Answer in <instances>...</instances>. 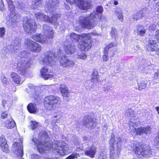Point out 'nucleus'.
Listing matches in <instances>:
<instances>
[{"mask_svg":"<svg viewBox=\"0 0 159 159\" xmlns=\"http://www.w3.org/2000/svg\"><path fill=\"white\" fill-rule=\"evenodd\" d=\"M156 25L155 24H152L149 26V29L151 30H154L156 29Z\"/></svg>","mask_w":159,"mask_h":159,"instance_id":"6e6d98bb","label":"nucleus"},{"mask_svg":"<svg viewBox=\"0 0 159 159\" xmlns=\"http://www.w3.org/2000/svg\"><path fill=\"white\" fill-rule=\"evenodd\" d=\"M98 72L96 71H94L91 76V82L93 83L94 84H96L98 83Z\"/></svg>","mask_w":159,"mask_h":159,"instance_id":"c85d7f7f","label":"nucleus"},{"mask_svg":"<svg viewBox=\"0 0 159 159\" xmlns=\"http://www.w3.org/2000/svg\"><path fill=\"white\" fill-rule=\"evenodd\" d=\"M12 104V101L10 99H4L2 102V106L6 110H9Z\"/></svg>","mask_w":159,"mask_h":159,"instance_id":"a878e982","label":"nucleus"},{"mask_svg":"<svg viewBox=\"0 0 159 159\" xmlns=\"http://www.w3.org/2000/svg\"><path fill=\"white\" fill-rule=\"evenodd\" d=\"M43 28L44 35H46V38L48 36V38H52L53 37V34L52 28L47 25H44Z\"/></svg>","mask_w":159,"mask_h":159,"instance_id":"a211bd4d","label":"nucleus"},{"mask_svg":"<svg viewBox=\"0 0 159 159\" xmlns=\"http://www.w3.org/2000/svg\"><path fill=\"white\" fill-rule=\"evenodd\" d=\"M19 48V47H14L13 46H11V52H15L16 50H17V49H18Z\"/></svg>","mask_w":159,"mask_h":159,"instance_id":"4d7b16f0","label":"nucleus"},{"mask_svg":"<svg viewBox=\"0 0 159 159\" xmlns=\"http://www.w3.org/2000/svg\"><path fill=\"white\" fill-rule=\"evenodd\" d=\"M57 116H55L54 118V119L52 120V125L53 126V127L52 128H54V129H58V126L57 125H56L55 124L57 120H58L61 118L60 117H58Z\"/></svg>","mask_w":159,"mask_h":159,"instance_id":"e433bc0d","label":"nucleus"},{"mask_svg":"<svg viewBox=\"0 0 159 159\" xmlns=\"http://www.w3.org/2000/svg\"><path fill=\"white\" fill-rule=\"evenodd\" d=\"M32 38L36 41L42 43H45L47 40L46 35H42L41 34L34 35L33 36Z\"/></svg>","mask_w":159,"mask_h":159,"instance_id":"5701e85b","label":"nucleus"},{"mask_svg":"<svg viewBox=\"0 0 159 159\" xmlns=\"http://www.w3.org/2000/svg\"><path fill=\"white\" fill-rule=\"evenodd\" d=\"M145 144L138 143L134 147L133 150L137 156L144 157L148 153L149 150Z\"/></svg>","mask_w":159,"mask_h":159,"instance_id":"0eeeda50","label":"nucleus"},{"mask_svg":"<svg viewBox=\"0 0 159 159\" xmlns=\"http://www.w3.org/2000/svg\"><path fill=\"white\" fill-rule=\"evenodd\" d=\"M11 76L13 81L17 84H21L22 82H21L20 78L19 76L16 73L12 72L11 74Z\"/></svg>","mask_w":159,"mask_h":159,"instance_id":"bb28decb","label":"nucleus"},{"mask_svg":"<svg viewBox=\"0 0 159 159\" xmlns=\"http://www.w3.org/2000/svg\"><path fill=\"white\" fill-rule=\"evenodd\" d=\"M30 125L31 128L32 129H36L41 128V125L35 121H31L30 122Z\"/></svg>","mask_w":159,"mask_h":159,"instance_id":"f704fd0d","label":"nucleus"},{"mask_svg":"<svg viewBox=\"0 0 159 159\" xmlns=\"http://www.w3.org/2000/svg\"><path fill=\"white\" fill-rule=\"evenodd\" d=\"M117 46L116 43L112 42L107 45L105 49L107 48V51H108V49L110 48L116 47Z\"/></svg>","mask_w":159,"mask_h":159,"instance_id":"a19ab883","label":"nucleus"},{"mask_svg":"<svg viewBox=\"0 0 159 159\" xmlns=\"http://www.w3.org/2000/svg\"><path fill=\"white\" fill-rule=\"evenodd\" d=\"M57 56L60 65L64 67L69 68L73 67L75 65V62L70 59L66 58L65 55L62 52V51L59 50Z\"/></svg>","mask_w":159,"mask_h":159,"instance_id":"423d86ee","label":"nucleus"},{"mask_svg":"<svg viewBox=\"0 0 159 159\" xmlns=\"http://www.w3.org/2000/svg\"><path fill=\"white\" fill-rule=\"evenodd\" d=\"M105 17L100 15L96 14L95 12H92L88 17L80 16L79 18V22L81 26L84 28L91 29L95 25V21L98 19L102 20Z\"/></svg>","mask_w":159,"mask_h":159,"instance_id":"7ed1b4c3","label":"nucleus"},{"mask_svg":"<svg viewBox=\"0 0 159 159\" xmlns=\"http://www.w3.org/2000/svg\"><path fill=\"white\" fill-rule=\"evenodd\" d=\"M30 57H27V58H22L18 61L17 63V69L20 74L24 75L27 69L30 66Z\"/></svg>","mask_w":159,"mask_h":159,"instance_id":"39448f33","label":"nucleus"},{"mask_svg":"<svg viewBox=\"0 0 159 159\" xmlns=\"http://www.w3.org/2000/svg\"><path fill=\"white\" fill-rule=\"evenodd\" d=\"M146 9H142L140 11L132 16V19H133L134 21L137 20L144 17L146 14Z\"/></svg>","mask_w":159,"mask_h":159,"instance_id":"dca6fc26","label":"nucleus"},{"mask_svg":"<svg viewBox=\"0 0 159 159\" xmlns=\"http://www.w3.org/2000/svg\"><path fill=\"white\" fill-rule=\"evenodd\" d=\"M110 142H111L112 144H114L115 142V137L114 135H112L110 140Z\"/></svg>","mask_w":159,"mask_h":159,"instance_id":"bf43d9fd","label":"nucleus"},{"mask_svg":"<svg viewBox=\"0 0 159 159\" xmlns=\"http://www.w3.org/2000/svg\"><path fill=\"white\" fill-rule=\"evenodd\" d=\"M20 149H21V153L20 156H21V157H22V156H23V147H22V146H20Z\"/></svg>","mask_w":159,"mask_h":159,"instance_id":"0e129e2a","label":"nucleus"},{"mask_svg":"<svg viewBox=\"0 0 159 159\" xmlns=\"http://www.w3.org/2000/svg\"><path fill=\"white\" fill-rule=\"evenodd\" d=\"M18 55L21 57V59L22 58H27V57H30V52L25 51L20 52Z\"/></svg>","mask_w":159,"mask_h":159,"instance_id":"c9c22d12","label":"nucleus"},{"mask_svg":"<svg viewBox=\"0 0 159 159\" xmlns=\"http://www.w3.org/2000/svg\"><path fill=\"white\" fill-rule=\"evenodd\" d=\"M115 54V53L114 52H112V53H110V55L111 57H113V56H114Z\"/></svg>","mask_w":159,"mask_h":159,"instance_id":"338daca9","label":"nucleus"},{"mask_svg":"<svg viewBox=\"0 0 159 159\" xmlns=\"http://www.w3.org/2000/svg\"><path fill=\"white\" fill-rule=\"evenodd\" d=\"M111 37L113 38H116L117 36V32L114 28H112L111 32Z\"/></svg>","mask_w":159,"mask_h":159,"instance_id":"79ce46f5","label":"nucleus"},{"mask_svg":"<svg viewBox=\"0 0 159 159\" xmlns=\"http://www.w3.org/2000/svg\"><path fill=\"white\" fill-rule=\"evenodd\" d=\"M59 90L63 97H69L70 95L69 92L66 84H60Z\"/></svg>","mask_w":159,"mask_h":159,"instance_id":"4be33fe9","label":"nucleus"},{"mask_svg":"<svg viewBox=\"0 0 159 159\" xmlns=\"http://www.w3.org/2000/svg\"><path fill=\"white\" fill-rule=\"evenodd\" d=\"M39 139L40 141H39L36 138H33L32 140L36 145L39 152H43L44 151L49 150L52 148L53 144L49 141V138L46 132L44 131L40 132L39 134Z\"/></svg>","mask_w":159,"mask_h":159,"instance_id":"f03ea898","label":"nucleus"},{"mask_svg":"<svg viewBox=\"0 0 159 159\" xmlns=\"http://www.w3.org/2000/svg\"><path fill=\"white\" fill-rule=\"evenodd\" d=\"M2 81L3 84H6L8 82L7 79L4 75H2L1 77Z\"/></svg>","mask_w":159,"mask_h":159,"instance_id":"09e8293b","label":"nucleus"},{"mask_svg":"<svg viewBox=\"0 0 159 159\" xmlns=\"http://www.w3.org/2000/svg\"><path fill=\"white\" fill-rule=\"evenodd\" d=\"M42 1L43 0H34L31 6V8L34 9H38L41 5Z\"/></svg>","mask_w":159,"mask_h":159,"instance_id":"7c9ffc66","label":"nucleus"},{"mask_svg":"<svg viewBox=\"0 0 159 159\" xmlns=\"http://www.w3.org/2000/svg\"><path fill=\"white\" fill-rule=\"evenodd\" d=\"M96 152V148L93 146L90 147L88 150L84 152L86 155L90 157L91 158H93Z\"/></svg>","mask_w":159,"mask_h":159,"instance_id":"393cba45","label":"nucleus"},{"mask_svg":"<svg viewBox=\"0 0 159 159\" xmlns=\"http://www.w3.org/2000/svg\"><path fill=\"white\" fill-rule=\"evenodd\" d=\"M102 56V59L104 61H107L108 59V51H107V48L105 49Z\"/></svg>","mask_w":159,"mask_h":159,"instance_id":"58836bf2","label":"nucleus"},{"mask_svg":"<svg viewBox=\"0 0 159 159\" xmlns=\"http://www.w3.org/2000/svg\"><path fill=\"white\" fill-rule=\"evenodd\" d=\"M115 14L118 19L121 22L123 20V15L122 11L121 9H117L115 12Z\"/></svg>","mask_w":159,"mask_h":159,"instance_id":"72a5a7b5","label":"nucleus"},{"mask_svg":"<svg viewBox=\"0 0 159 159\" xmlns=\"http://www.w3.org/2000/svg\"><path fill=\"white\" fill-rule=\"evenodd\" d=\"M40 72L41 76L45 79L47 80L53 77V75L49 74L48 69L46 68H43Z\"/></svg>","mask_w":159,"mask_h":159,"instance_id":"b1692460","label":"nucleus"},{"mask_svg":"<svg viewBox=\"0 0 159 159\" xmlns=\"http://www.w3.org/2000/svg\"><path fill=\"white\" fill-rule=\"evenodd\" d=\"M78 58L82 59H85L87 58V56L86 54L83 52H81L77 54Z\"/></svg>","mask_w":159,"mask_h":159,"instance_id":"ea45409f","label":"nucleus"},{"mask_svg":"<svg viewBox=\"0 0 159 159\" xmlns=\"http://www.w3.org/2000/svg\"><path fill=\"white\" fill-rule=\"evenodd\" d=\"M57 60V58L55 57L54 52L49 51L46 53L42 62L44 65H51L53 64L54 62L56 61Z\"/></svg>","mask_w":159,"mask_h":159,"instance_id":"9d476101","label":"nucleus"},{"mask_svg":"<svg viewBox=\"0 0 159 159\" xmlns=\"http://www.w3.org/2000/svg\"><path fill=\"white\" fill-rule=\"evenodd\" d=\"M27 108L29 112L31 113H35L37 109L36 104L33 103H30L28 105Z\"/></svg>","mask_w":159,"mask_h":159,"instance_id":"cd10ccee","label":"nucleus"},{"mask_svg":"<svg viewBox=\"0 0 159 159\" xmlns=\"http://www.w3.org/2000/svg\"><path fill=\"white\" fill-rule=\"evenodd\" d=\"M37 88L35 87L34 85L31 84H28V88L26 90L30 95L34 97V99H37L39 97V95L37 92Z\"/></svg>","mask_w":159,"mask_h":159,"instance_id":"4468645a","label":"nucleus"},{"mask_svg":"<svg viewBox=\"0 0 159 159\" xmlns=\"http://www.w3.org/2000/svg\"><path fill=\"white\" fill-rule=\"evenodd\" d=\"M25 47L29 50L35 52H39L41 49L39 44L29 39H26L24 42Z\"/></svg>","mask_w":159,"mask_h":159,"instance_id":"1a4fd4ad","label":"nucleus"},{"mask_svg":"<svg viewBox=\"0 0 159 159\" xmlns=\"http://www.w3.org/2000/svg\"><path fill=\"white\" fill-rule=\"evenodd\" d=\"M158 72H156L154 75V79H157L158 75Z\"/></svg>","mask_w":159,"mask_h":159,"instance_id":"e2e57ef3","label":"nucleus"},{"mask_svg":"<svg viewBox=\"0 0 159 159\" xmlns=\"http://www.w3.org/2000/svg\"><path fill=\"white\" fill-rule=\"evenodd\" d=\"M98 35V34L94 33L78 34L75 33H71L70 37L73 41L78 42L80 39H81V40L83 39L82 41H80L78 47L81 50L85 51L90 48L92 46L91 35Z\"/></svg>","mask_w":159,"mask_h":159,"instance_id":"f257e3e1","label":"nucleus"},{"mask_svg":"<svg viewBox=\"0 0 159 159\" xmlns=\"http://www.w3.org/2000/svg\"><path fill=\"white\" fill-rule=\"evenodd\" d=\"M157 44L156 41L152 39H150L148 41V44L146 46V48L148 51H154L157 49Z\"/></svg>","mask_w":159,"mask_h":159,"instance_id":"6ab92c4d","label":"nucleus"},{"mask_svg":"<svg viewBox=\"0 0 159 159\" xmlns=\"http://www.w3.org/2000/svg\"><path fill=\"white\" fill-rule=\"evenodd\" d=\"M126 115L129 119H132V118L135 116V114L134 110L131 109H129L127 111Z\"/></svg>","mask_w":159,"mask_h":159,"instance_id":"473e14b6","label":"nucleus"},{"mask_svg":"<svg viewBox=\"0 0 159 159\" xmlns=\"http://www.w3.org/2000/svg\"><path fill=\"white\" fill-rule=\"evenodd\" d=\"M103 11V7L101 6H98L97 8L96 11L98 13H101Z\"/></svg>","mask_w":159,"mask_h":159,"instance_id":"8fccbe9b","label":"nucleus"},{"mask_svg":"<svg viewBox=\"0 0 159 159\" xmlns=\"http://www.w3.org/2000/svg\"><path fill=\"white\" fill-rule=\"evenodd\" d=\"M35 16L37 19L55 24L57 20L58 17L60 16V15L54 14L50 18L42 13L39 12L35 13Z\"/></svg>","mask_w":159,"mask_h":159,"instance_id":"6e6552de","label":"nucleus"},{"mask_svg":"<svg viewBox=\"0 0 159 159\" xmlns=\"http://www.w3.org/2000/svg\"><path fill=\"white\" fill-rule=\"evenodd\" d=\"M118 4V2L117 1H115L114 0V5H116Z\"/></svg>","mask_w":159,"mask_h":159,"instance_id":"774afa93","label":"nucleus"},{"mask_svg":"<svg viewBox=\"0 0 159 159\" xmlns=\"http://www.w3.org/2000/svg\"><path fill=\"white\" fill-rule=\"evenodd\" d=\"M129 126L130 129H136V128L135 127V125L133 123H131L129 125Z\"/></svg>","mask_w":159,"mask_h":159,"instance_id":"13d9d810","label":"nucleus"},{"mask_svg":"<svg viewBox=\"0 0 159 159\" xmlns=\"http://www.w3.org/2000/svg\"><path fill=\"white\" fill-rule=\"evenodd\" d=\"M5 30L4 27L0 28V37L3 38L5 35Z\"/></svg>","mask_w":159,"mask_h":159,"instance_id":"37998d69","label":"nucleus"},{"mask_svg":"<svg viewBox=\"0 0 159 159\" xmlns=\"http://www.w3.org/2000/svg\"><path fill=\"white\" fill-rule=\"evenodd\" d=\"M1 2L0 3V10L1 11H3L4 9V4L3 2L1 0Z\"/></svg>","mask_w":159,"mask_h":159,"instance_id":"5fc2aeb1","label":"nucleus"},{"mask_svg":"<svg viewBox=\"0 0 159 159\" xmlns=\"http://www.w3.org/2000/svg\"><path fill=\"white\" fill-rule=\"evenodd\" d=\"M83 123L84 126L87 128H94L97 125L96 120L93 119L89 116H86L84 117Z\"/></svg>","mask_w":159,"mask_h":159,"instance_id":"9b49d317","label":"nucleus"},{"mask_svg":"<svg viewBox=\"0 0 159 159\" xmlns=\"http://www.w3.org/2000/svg\"><path fill=\"white\" fill-rule=\"evenodd\" d=\"M6 125L8 129H12L16 126V124L13 120H7L6 121Z\"/></svg>","mask_w":159,"mask_h":159,"instance_id":"2f4dec72","label":"nucleus"},{"mask_svg":"<svg viewBox=\"0 0 159 159\" xmlns=\"http://www.w3.org/2000/svg\"><path fill=\"white\" fill-rule=\"evenodd\" d=\"M22 144V142L18 143L17 142H15L13 144L12 146L15 148H18L19 146H21Z\"/></svg>","mask_w":159,"mask_h":159,"instance_id":"de8ad7c7","label":"nucleus"},{"mask_svg":"<svg viewBox=\"0 0 159 159\" xmlns=\"http://www.w3.org/2000/svg\"><path fill=\"white\" fill-rule=\"evenodd\" d=\"M155 109L156 111H157L159 115V107H156Z\"/></svg>","mask_w":159,"mask_h":159,"instance_id":"69168bd1","label":"nucleus"},{"mask_svg":"<svg viewBox=\"0 0 159 159\" xmlns=\"http://www.w3.org/2000/svg\"><path fill=\"white\" fill-rule=\"evenodd\" d=\"M0 147L3 152L7 153L10 152V149L7 140L4 136L2 135L0 136Z\"/></svg>","mask_w":159,"mask_h":159,"instance_id":"ddd939ff","label":"nucleus"},{"mask_svg":"<svg viewBox=\"0 0 159 159\" xmlns=\"http://www.w3.org/2000/svg\"><path fill=\"white\" fill-rule=\"evenodd\" d=\"M84 0H76V4L78 6V4L81 3Z\"/></svg>","mask_w":159,"mask_h":159,"instance_id":"680f3d73","label":"nucleus"},{"mask_svg":"<svg viewBox=\"0 0 159 159\" xmlns=\"http://www.w3.org/2000/svg\"><path fill=\"white\" fill-rule=\"evenodd\" d=\"M60 99L58 97L49 96L45 99V105L46 108L49 110H53L57 112L59 109V104Z\"/></svg>","mask_w":159,"mask_h":159,"instance_id":"20e7f679","label":"nucleus"},{"mask_svg":"<svg viewBox=\"0 0 159 159\" xmlns=\"http://www.w3.org/2000/svg\"><path fill=\"white\" fill-rule=\"evenodd\" d=\"M92 2L90 0H84L81 3L78 4V7L82 10H87L91 8Z\"/></svg>","mask_w":159,"mask_h":159,"instance_id":"f3484780","label":"nucleus"},{"mask_svg":"<svg viewBox=\"0 0 159 159\" xmlns=\"http://www.w3.org/2000/svg\"><path fill=\"white\" fill-rule=\"evenodd\" d=\"M8 4V7L9 8H13L14 6L13 5L12 0H6Z\"/></svg>","mask_w":159,"mask_h":159,"instance_id":"c03bdc74","label":"nucleus"},{"mask_svg":"<svg viewBox=\"0 0 159 159\" xmlns=\"http://www.w3.org/2000/svg\"><path fill=\"white\" fill-rule=\"evenodd\" d=\"M155 36L157 41L159 43V30H157L156 31Z\"/></svg>","mask_w":159,"mask_h":159,"instance_id":"864d4df0","label":"nucleus"},{"mask_svg":"<svg viewBox=\"0 0 159 159\" xmlns=\"http://www.w3.org/2000/svg\"><path fill=\"white\" fill-rule=\"evenodd\" d=\"M23 24V27L24 30L28 33H31L33 32L36 27L35 22L31 20H24Z\"/></svg>","mask_w":159,"mask_h":159,"instance_id":"f8f14e48","label":"nucleus"},{"mask_svg":"<svg viewBox=\"0 0 159 159\" xmlns=\"http://www.w3.org/2000/svg\"><path fill=\"white\" fill-rule=\"evenodd\" d=\"M8 115V113L6 111L2 112L1 114V117L2 119H5L7 118Z\"/></svg>","mask_w":159,"mask_h":159,"instance_id":"3c124183","label":"nucleus"},{"mask_svg":"<svg viewBox=\"0 0 159 159\" xmlns=\"http://www.w3.org/2000/svg\"><path fill=\"white\" fill-rule=\"evenodd\" d=\"M114 144H112L109 147V150L110 153L112 154L115 153V149L114 146Z\"/></svg>","mask_w":159,"mask_h":159,"instance_id":"a18cd8bd","label":"nucleus"},{"mask_svg":"<svg viewBox=\"0 0 159 159\" xmlns=\"http://www.w3.org/2000/svg\"><path fill=\"white\" fill-rule=\"evenodd\" d=\"M154 141L158 145H159V133H158L157 136L155 138Z\"/></svg>","mask_w":159,"mask_h":159,"instance_id":"603ef678","label":"nucleus"},{"mask_svg":"<svg viewBox=\"0 0 159 159\" xmlns=\"http://www.w3.org/2000/svg\"><path fill=\"white\" fill-rule=\"evenodd\" d=\"M64 49L65 52L68 55L74 54L76 51L75 46L70 44H65Z\"/></svg>","mask_w":159,"mask_h":159,"instance_id":"aec40b11","label":"nucleus"},{"mask_svg":"<svg viewBox=\"0 0 159 159\" xmlns=\"http://www.w3.org/2000/svg\"><path fill=\"white\" fill-rule=\"evenodd\" d=\"M138 87L139 90H141L146 88L147 86V83L144 81L142 80L138 83Z\"/></svg>","mask_w":159,"mask_h":159,"instance_id":"4c0bfd02","label":"nucleus"},{"mask_svg":"<svg viewBox=\"0 0 159 159\" xmlns=\"http://www.w3.org/2000/svg\"><path fill=\"white\" fill-rule=\"evenodd\" d=\"M20 18V16L18 13H16L14 7L13 8H11L9 20V21L13 23H16L19 21V19Z\"/></svg>","mask_w":159,"mask_h":159,"instance_id":"2eb2a0df","label":"nucleus"},{"mask_svg":"<svg viewBox=\"0 0 159 159\" xmlns=\"http://www.w3.org/2000/svg\"><path fill=\"white\" fill-rule=\"evenodd\" d=\"M66 1L70 4H76V0H66Z\"/></svg>","mask_w":159,"mask_h":159,"instance_id":"052dcab7","label":"nucleus"},{"mask_svg":"<svg viewBox=\"0 0 159 159\" xmlns=\"http://www.w3.org/2000/svg\"><path fill=\"white\" fill-rule=\"evenodd\" d=\"M137 29V33L138 34L141 36H143L146 32V30L143 26L140 25H138Z\"/></svg>","mask_w":159,"mask_h":159,"instance_id":"c756f323","label":"nucleus"},{"mask_svg":"<svg viewBox=\"0 0 159 159\" xmlns=\"http://www.w3.org/2000/svg\"><path fill=\"white\" fill-rule=\"evenodd\" d=\"M58 2L51 1H49L46 5V9H47L48 11H53L55 9L56 7H58Z\"/></svg>","mask_w":159,"mask_h":159,"instance_id":"412c9836","label":"nucleus"},{"mask_svg":"<svg viewBox=\"0 0 159 159\" xmlns=\"http://www.w3.org/2000/svg\"><path fill=\"white\" fill-rule=\"evenodd\" d=\"M79 156V154L77 153H72L69 156L70 159H74L75 158H77Z\"/></svg>","mask_w":159,"mask_h":159,"instance_id":"49530a36","label":"nucleus"}]
</instances>
